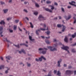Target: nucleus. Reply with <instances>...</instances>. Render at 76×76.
<instances>
[{
  "label": "nucleus",
  "mask_w": 76,
  "mask_h": 76,
  "mask_svg": "<svg viewBox=\"0 0 76 76\" xmlns=\"http://www.w3.org/2000/svg\"><path fill=\"white\" fill-rule=\"evenodd\" d=\"M61 48L62 49H63V50H64L66 51H67L68 53H69V51L67 50L69 48L68 46H65L64 45H63V47H61Z\"/></svg>",
  "instance_id": "f257e3e1"
},
{
  "label": "nucleus",
  "mask_w": 76,
  "mask_h": 76,
  "mask_svg": "<svg viewBox=\"0 0 76 76\" xmlns=\"http://www.w3.org/2000/svg\"><path fill=\"white\" fill-rule=\"evenodd\" d=\"M44 49L45 50H43L42 52V53L43 54H45V53H46V50H48V49H47V48H44ZM44 50V49L42 48H40L39 49V51H41V50Z\"/></svg>",
  "instance_id": "f03ea898"
},
{
  "label": "nucleus",
  "mask_w": 76,
  "mask_h": 76,
  "mask_svg": "<svg viewBox=\"0 0 76 76\" xmlns=\"http://www.w3.org/2000/svg\"><path fill=\"white\" fill-rule=\"evenodd\" d=\"M48 48L49 49H50V51H56L57 50L56 48H53L51 46H48Z\"/></svg>",
  "instance_id": "7ed1b4c3"
},
{
  "label": "nucleus",
  "mask_w": 76,
  "mask_h": 76,
  "mask_svg": "<svg viewBox=\"0 0 76 76\" xmlns=\"http://www.w3.org/2000/svg\"><path fill=\"white\" fill-rule=\"evenodd\" d=\"M73 71L67 70L66 71V73L67 74V75H71V74L73 73Z\"/></svg>",
  "instance_id": "20e7f679"
},
{
  "label": "nucleus",
  "mask_w": 76,
  "mask_h": 76,
  "mask_svg": "<svg viewBox=\"0 0 76 76\" xmlns=\"http://www.w3.org/2000/svg\"><path fill=\"white\" fill-rule=\"evenodd\" d=\"M39 20H42L41 19H42V20H45V19L44 17L42 15H39Z\"/></svg>",
  "instance_id": "39448f33"
},
{
  "label": "nucleus",
  "mask_w": 76,
  "mask_h": 76,
  "mask_svg": "<svg viewBox=\"0 0 76 76\" xmlns=\"http://www.w3.org/2000/svg\"><path fill=\"white\" fill-rule=\"evenodd\" d=\"M64 18H66V20H69V19H70L71 18H72V16H71V15H70L68 16V18H67V17L66 16H64Z\"/></svg>",
  "instance_id": "423d86ee"
},
{
  "label": "nucleus",
  "mask_w": 76,
  "mask_h": 76,
  "mask_svg": "<svg viewBox=\"0 0 76 76\" xmlns=\"http://www.w3.org/2000/svg\"><path fill=\"white\" fill-rule=\"evenodd\" d=\"M42 58H43V59H44V60H46V59H45V57H44V56H41V58H39V61H42Z\"/></svg>",
  "instance_id": "0eeeda50"
},
{
  "label": "nucleus",
  "mask_w": 76,
  "mask_h": 76,
  "mask_svg": "<svg viewBox=\"0 0 76 76\" xmlns=\"http://www.w3.org/2000/svg\"><path fill=\"white\" fill-rule=\"evenodd\" d=\"M73 3H74V4H75L76 2L74 1H72V2H69V4H71V5H72V6H75L76 7V5H75Z\"/></svg>",
  "instance_id": "6e6552de"
},
{
  "label": "nucleus",
  "mask_w": 76,
  "mask_h": 76,
  "mask_svg": "<svg viewBox=\"0 0 76 76\" xmlns=\"http://www.w3.org/2000/svg\"><path fill=\"white\" fill-rule=\"evenodd\" d=\"M21 51H19V53L20 54H21L22 53V52H23V53H24V54H26V53H25V51L23 50V49H21Z\"/></svg>",
  "instance_id": "1a4fd4ad"
},
{
  "label": "nucleus",
  "mask_w": 76,
  "mask_h": 76,
  "mask_svg": "<svg viewBox=\"0 0 76 76\" xmlns=\"http://www.w3.org/2000/svg\"><path fill=\"white\" fill-rule=\"evenodd\" d=\"M61 61H62V60L61 59H60L59 61H58V67H60V63L61 62Z\"/></svg>",
  "instance_id": "9d476101"
},
{
  "label": "nucleus",
  "mask_w": 76,
  "mask_h": 76,
  "mask_svg": "<svg viewBox=\"0 0 76 76\" xmlns=\"http://www.w3.org/2000/svg\"><path fill=\"white\" fill-rule=\"evenodd\" d=\"M45 10L46 11H48V12H50V13H51L52 12V10H50L48 8H45Z\"/></svg>",
  "instance_id": "9b49d317"
},
{
  "label": "nucleus",
  "mask_w": 76,
  "mask_h": 76,
  "mask_svg": "<svg viewBox=\"0 0 76 76\" xmlns=\"http://www.w3.org/2000/svg\"><path fill=\"white\" fill-rule=\"evenodd\" d=\"M62 26H63L62 30V32H64V31H65V29H66V26H63V25H62Z\"/></svg>",
  "instance_id": "f8f14e48"
},
{
  "label": "nucleus",
  "mask_w": 76,
  "mask_h": 76,
  "mask_svg": "<svg viewBox=\"0 0 76 76\" xmlns=\"http://www.w3.org/2000/svg\"><path fill=\"white\" fill-rule=\"evenodd\" d=\"M0 24L1 25H3H3H4V24H5V22H4V21L1 20V22H0Z\"/></svg>",
  "instance_id": "ddd939ff"
},
{
  "label": "nucleus",
  "mask_w": 76,
  "mask_h": 76,
  "mask_svg": "<svg viewBox=\"0 0 76 76\" xmlns=\"http://www.w3.org/2000/svg\"><path fill=\"white\" fill-rule=\"evenodd\" d=\"M29 39L30 40V41H34V39H32V37L29 36Z\"/></svg>",
  "instance_id": "4468645a"
},
{
  "label": "nucleus",
  "mask_w": 76,
  "mask_h": 76,
  "mask_svg": "<svg viewBox=\"0 0 76 76\" xmlns=\"http://www.w3.org/2000/svg\"><path fill=\"white\" fill-rule=\"evenodd\" d=\"M38 31L39 32H40V29H39L38 30H36V33L37 35H39V33H38Z\"/></svg>",
  "instance_id": "2eb2a0df"
},
{
  "label": "nucleus",
  "mask_w": 76,
  "mask_h": 76,
  "mask_svg": "<svg viewBox=\"0 0 76 76\" xmlns=\"http://www.w3.org/2000/svg\"><path fill=\"white\" fill-rule=\"evenodd\" d=\"M20 45H25V46H26V47H28V45H26V44H25V43H21L20 44Z\"/></svg>",
  "instance_id": "dca6fc26"
},
{
  "label": "nucleus",
  "mask_w": 76,
  "mask_h": 76,
  "mask_svg": "<svg viewBox=\"0 0 76 76\" xmlns=\"http://www.w3.org/2000/svg\"><path fill=\"white\" fill-rule=\"evenodd\" d=\"M64 41L66 42H68V40H67V37H65V39H64Z\"/></svg>",
  "instance_id": "f3484780"
},
{
  "label": "nucleus",
  "mask_w": 76,
  "mask_h": 76,
  "mask_svg": "<svg viewBox=\"0 0 76 76\" xmlns=\"http://www.w3.org/2000/svg\"><path fill=\"white\" fill-rule=\"evenodd\" d=\"M40 30H42V31H45L46 30H48V27L47 29H45V28H40Z\"/></svg>",
  "instance_id": "a211bd4d"
},
{
  "label": "nucleus",
  "mask_w": 76,
  "mask_h": 76,
  "mask_svg": "<svg viewBox=\"0 0 76 76\" xmlns=\"http://www.w3.org/2000/svg\"><path fill=\"white\" fill-rule=\"evenodd\" d=\"M14 27V30H16V29H17V26L16 25H14L13 26Z\"/></svg>",
  "instance_id": "6ab92c4d"
},
{
  "label": "nucleus",
  "mask_w": 76,
  "mask_h": 76,
  "mask_svg": "<svg viewBox=\"0 0 76 76\" xmlns=\"http://www.w3.org/2000/svg\"><path fill=\"white\" fill-rule=\"evenodd\" d=\"M4 66L1 65L0 66V69H4Z\"/></svg>",
  "instance_id": "aec40b11"
},
{
  "label": "nucleus",
  "mask_w": 76,
  "mask_h": 76,
  "mask_svg": "<svg viewBox=\"0 0 76 76\" xmlns=\"http://www.w3.org/2000/svg\"><path fill=\"white\" fill-rule=\"evenodd\" d=\"M4 41H6L7 42H10V41L9 40H7V38H6L5 39V40H4Z\"/></svg>",
  "instance_id": "412c9836"
},
{
  "label": "nucleus",
  "mask_w": 76,
  "mask_h": 76,
  "mask_svg": "<svg viewBox=\"0 0 76 76\" xmlns=\"http://www.w3.org/2000/svg\"><path fill=\"white\" fill-rule=\"evenodd\" d=\"M3 10L4 13H6V12H7V11H8V9H6V10Z\"/></svg>",
  "instance_id": "4be33fe9"
},
{
  "label": "nucleus",
  "mask_w": 76,
  "mask_h": 76,
  "mask_svg": "<svg viewBox=\"0 0 76 76\" xmlns=\"http://www.w3.org/2000/svg\"><path fill=\"white\" fill-rule=\"evenodd\" d=\"M30 24L31 26V27L32 28H34V26H33V25L32 24V23H31V22H30Z\"/></svg>",
  "instance_id": "5701e85b"
},
{
  "label": "nucleus",
  "mask_w": 76,
  "mask_h": 76,
  "mask_svg": "<svg viewBox=\"0 0 76 76\" xmlns=\"http://www.w3.org/2000/svg\"><path fill=\"white\" fill-rule=\"evenodd\" d=\"M45 41L47 44H50V41H49V40H46Z\"/></svg>",
  "instance_id": "b1692460"
},
{
  "label": "nucleus",
  "mask_w": 76,
  "mask_h": 76,
  "mask_svg": "<svg viewBox=\"0 0 76 76\" xmlns=\"http://www.w3.org/2000/svg\"><path fill=\"white\" fill-rule=\"evenodd\" d=\"M72 51L73 53H76V50H75V49H72Z\"/></svg>",
  "instance_id": "393cba45"
},
{
  "label": "nucleus",
  "mask_w": 76,
  "mask_h": 76,
  "mask_svg": "<svg viewBox=\"0 0 76 76\" xmlns=\"http://www.w3.org/2000/svg\"><path fill=\"white\" fill-rule=\"evenodd\" d=\"M6 58L8 59V60H10V58H11V57L9 56H7L6 57Z\"/></svg>",
  "instance_id": "a878e982"
},
{
  "label": "nucleus",
  "mask_w": 76,
  "mask_h": 76,
  "mask_svg": "<svg viewBox=\"0 0 76 76\" xmlns=\"http://www.w3.org/2000/svg\"><path fill=\"white\" fill-rule=\"evenodd\" d=\"M45 33L47 34L48 35H50V31H48L47 32H45Z\"/></svg>",
  "instance_id": "bb28decb"
},
{
  "label": "nucleus",
  "mask_w": 76,
  "mask_h": 76,
  "mask_svg": "<svg viewBox=\"0 0 76 76\" xmlns=\"http://www.w3.org/2000/svg\"><path fill=\"white\" fill-rule=\"evenodd\" d=\"M50 7H51V9H52V10H53L54 9V7H53V6H51V5H50Z\"/></svg>",
  "instance_id": "cd10ccee"
},
{
  "label": "nucleus",
  "mask_w": 76,
  "mask_h": 76,
  "mask_svg": "<svg viewBox=\"0 0 76 76\" xmlns=\"http://www.w3.org/2000/svg\"><path fill=\"white\" fill-rule=\"evenodd\" d=\"M14 45L15 47H18V48H20L19 45H15L14 44Z\"/></svg>",
  "instance_id": "c85d7f7f"
},
{
  "label": "nucleus",
  "mask_w": 76,
  "mask_h": 76,
  "mask_svg": "<svg viewBox=\"0 0 76 76\" xmlns=\"http://www.w3.org/2000/svg\"><path fill=\"white\" fill-rule=\"evenodd\" d=\"M61 26H62L60 24L57 25V27H58V28H61Z\"/></svg>",
  "instance_id": "c756f323"
},
{
  "label": "nucleus",
  "mask_w": 76,
  "mask_h": 76,
  "mask_svg": "<svg viewBox=\"0 0 76 76\" xmlns=\"http://www.w3.org/2000/svg\"><path fill=\"white\" fill-rule=\"evenodd\" d=\"M61 75V73H60V71H58V73L57 74V75Z\"/></svg>",
  "instance_id": "7c9ffc66"
},
{
  "label": "nucleus",
  "mask_w": 76,
  "mask_h": 76,
  "mask_svg": "<svg viewBox=\"0 0 76 76\" xmlns=\"http://www.w3.org/2000/svg\"><path fill=\"white\" fill-rule=\"evenodd\" d=\"M35 6L36 7H39V5L37 3H35Z\"/></svg>",
  "instance_id": "2f4dec72"
},
{
  "label": "nucleus",
  "mask_w": 76,
  "mask_h": 76,
  "mask_svg": "<svg viewBox=\"0 0 76 76\" xmlns=\"http://www.w3.org/2000/svg\"><path fill=\"white\" fill-rule=\"evenodd\" d=\"M46 3L47 4H49V3H51V2L50 1H46Z\"/></svg>",
  "instance_id": "473e14b6"
},
{
  "label": "nucleus",
  "mask_w": 76,
  "mask_h": 76,
  "mask_svg": "<svg viewBox=\"0 0 76 76\" xmlns=\"http://www.w3.org/2000/svg\"><path fill=\"white\" fill-rule=\"evenodd\" d=\"M15 23H18V22H19V20H15Z\"/></svg>",
  "instance_id": "72a5a7b5"
},
{
  "label": "nucleus",
  "mask_w": 76,
  "mask_h": 76,
  "mask_svg": "<svg viewBox=\"0 0 76 76\" xmlns=\"http://www.w3.org/2000/svg\"><path fill=\"white\" fill-rule=\"evenodd\" d=\"M3 30V26H1L0 27V31H1Z\"/></svg>",
  "instance_id": "f704fd0d"
},
{
  "label": "nucleus",
  "mask_w": 76,
  "mask_h": 76,
  "mask_svg": "<svg viewBox=\"0 0 76 76\" xmlns=\"http://www.w3.org/2000/svg\"><path fill=\"white\" fill-rule=\"evenodd\" d=\"M12 19V18L10 17H9L7 19V20H10Z\"/></svg>",
  "instance_id": "c9c22d12"
},
{
  "label": "nucleus",
  "mask_w": 76,
  "mask_h": 76,
  "mask_svg": "<svg viewBox=\"0 0 76 76\" xmlns=\"http://www.w3.org/2000/svg\"><path fill=\"white\" fill-rule=\"evenodd\" d=\"M38 12H34V14L35 15H38Z\"/></svg>",
  "instance_id": "e433bc0d"
},
{
  "label": "nucleus",
  "mask_w": 76,
  "mask_h": 76,
  "mask_svg": "<svg viewBox=\"0 0 76 76\" xmlns=\"http://www.w3.org/2000/svg\"><path fill=\"white\" fill-rule=\"evenodd\" d=\"M75 37H76V36L75 35V34H74V35L73 34V35H72V38H75Z\"/></svg>",
  "instance_id": "4c0bfd02"
},
{
  "label": "nucleus",
  "mask_w": 76,
  "mask_h": 76,
  "mask_svg": "<svg viewBox=\"0 0 76 76\" xmlns=\"http://www.w3.org/2000/svg\"><path fill=\"white\" fill-rule=\"evenodd\" d=\"M71 46H75V45H76V43H75L73 44Z\"/></svg>",
  "instance_id": "58836bf2"
},
{
  "label": "nucleus",
  "mask_w": 76,
  "mask_h": 76,
  "mask_svg": "<svg viewBox=\"0 0 76 76\" xmlns=\"http://www.w3.org/2000/svg\"><path fill=\"white\" fill-rule=\"evenodd\" d=\"M8 70H9V69H8L6 71H5L6 73H8Z\"/></svg>",
  "instance_id": "ea45409f"
},
{
  "label": "nucleus",
  "mask_w": 76,
  "mask_h": 76,
  "mask_svg": "<svg viewBox=\"0 0 76 76\" xmlns=\"http://www.w3.org/2000/svg\"><path fill=\"white\" fill-rule=\"evenodd\" d=\"M1 4H4V2H3V1H1L0 2Z\"/></svg>",
  "instance_id": "a19ab883"
},
{
  "label": "nucleus",
  "mask_w": 76,
  "mask_h": 76,
  "mask_svg": "<svg viewBox=\"0 0 76 76\" xmlns=\"http://www.w3.org/2000/svg\"><path fill=\"white\" fill-rule=\"evenodd\" d=\"M55 5H56V6H58V4L56 2H55L54 3Z\"/></svg>",
  "instance_id": "79ce46f5"
},
{
  "label": "nucleus",
  "mask_w": 76,
  "mask_h": 76,
  "mask_svg": "<svg viewBox=\"0 0 76 76\" xmlns=\"http://www.w3.org/2000/svg\"><path fill=\"white\" fill-rule=\"evenodd\" d=\"M58 45V44H54V47H57Z\"/></svg>",
  "instance_id": "37998d69"
},
{
  "label": "nucleus",
  "mask_w": 76,
  "mask_h": 76,
  "mask_svg": "<svg viewBox=\"0 0 76 76\" xmlns=\"http://www.w3.org/2000/svg\"><path fill=\"white\" fill-rule=\"evenodd\" d=\"M9 31L10 32H13V30L10 29Z\"/></svg>",
  "instance_id": "c03bdc74"
},
{
  "label": "nucleus",
  "mask_w": 76,
  "mask_h": 76,
  "mask_svg": "<svg viewBox=\"0 0 76 76\" xmlns=\"http://www.w3.org/2000/svg\"><path fill=\"white\" fill-rule=\"evenodd\" d=\"M44 28H46V26H47L46 24H44Z\"/></svg>",
  "instance_id": "a18cd8bd"
},
{
  "label": "nucleus",
  "mask_w": 76,
  "mask_h": 76,
  "mask_svg": "<svg viewBox=\"0 0 76 76\" xmlns=\"http://www.w3.org/2000/svg\"><path fill=\"white\" fill-rule=\"evenodd\" d=\"M57 73V70H54V74H56Z\"/></svg>",
  "instance_id": "49530a36"
},
{
  "label": "nucleus",
  "mask_w": 76,
  "mask_h": 76,
  "mask_svg": "<svg viewBox=\"0 0 76 76\" xmlns=\"http://www.w3.org/2000/svg\"><path fill=\"white\" fill-rule=\"evenodd\" d=\"M62 12H64V9L63 8H62Z\"/></svg>",
  "instance_id": "de8ad7c7"
},
{
  "label": "nucleus",
  "mask_w": 76,
  "mask_h": 76,
  "mask_svg": "<svg viewBox=\"0 0 76 76\" xmlns=\"http://www.w3.org/2000/svg\"><path fill=\"white\" fill-rule=\"evenodd\" d=\"M36 61H39V59L37 58H36Z\"/></svg>",
  "instance_id": "09e8293b"
},
{
  "label": "nucleus",
  "mask_w": 76,
  "mask_h": 76,
  "mask_svg": "<svg viewBox=\"0 0 76 76\" xmlns=\"http://www.w3.org/2000/svg\"><path fill=\"white\" fill-rule=\"evenodd\" d=\"M53 42H57V40H56V39H53Z\"/></svg>",
  "instance_id": "8fccbe9b"
},
{
  "label": "nucleus",
  "mask_w": 76,
  "mask_h": 76,
  "mask_svg": "<svg viewBox=\"0 0 76 76\" xmlns=\"http://www.w3.org/2000/svg\"><path fill=\"white\" fill-rule=\"evenodd\" d=\"M72 66H69L68 67V69H71V68H72Z\"/></svg>",
  "instance_id": "3c124183"
},
{
  "label": "nucleus",
  "mask_w": 76,
  "mask_h": 76,
  "mask_svg": "<svg viewBox=\"0 0 76 76\" xmlns=\"http://www.w3.org/2000/svg\"><path fill=\"white\" fill-rule=\"evenodd\" d=\"M18 28L20 31H22V29L20 28V27H18Z\"/></svg>",
  "instance_id": "603ef678"
},
{
  "label": "nucleus",
  "mask_w": 76,
  "mask_h": 76,
  "mask_svg": "<svg viewBox=\"0 0 76 76\" xmlns=\"http://www.w3.org/2000/svg\"><path fill=\"white\" fill-rule=\"evenodd\" d=\"M20 26H22V24L21 23V22H20Z\"/></svg>",
  "instance_id": "864d4df0"
},
{
  "label": "nucleus",
  "mask_w": 76,
  "mask_h": 76,
  "mask_svg": "<svg viewBox=\"0 0 76 76\" xmlns=\"http://www.w3.org/2000/svg\"><path fill=\"white\" fill-rule=\"evenodd\" d=\"M67 7L68 9H70L71 8V6H68Z\"/></svg>",
  "instance_id": "5fc2aeb1"
},
{
  "label": "nucleus",
  "mask_w": 76,
  "mask_h": 76,
  "mask_svg": "<svg viewBox=\"0 0 76 76\" xmlns=\"http://www.w3.org/2000/svg\"><path fill=\"white\" fill-rule=\"evenodd\" d=\"M50 38V36H49L48 37H46V38H47V39H49Z\"/></svg>",
  "instance_id": "6e6d98bb"
},
{
  "label": "nucleus",
  "mask_w": 76,
  "mask_h": 76,
  "mask_svg": "<svg viewBox=\"0 0 76 76\" xmlns=\"http://www.w3.org/2000/svg\"><path fill=\"white\" fill-rule=\"evenodd\" d=\"M24 11H25V12H28V11H27V10H24Z\"/></svg>",
  "instance_id": "4d7b16f0"
},
{
  "label": "nucleus",
  "mask_w": 76,
  "mask_h": 76,
  "mask_svg": "<svg viewBox=\"0 0 76 76\" xmlns=\"http://www.w3.org/2000/svg\"><path fill=\"white\" fill-rule=\"evenodd\" d=\"M1 59L2 60H3V57H1Z\"/></svg>",
  "instance_id": "13d9d810"
},
{
  "label": "nucleus",
  "mask_w": 76,
  "mask_h": 76,
  "mask_svg": "<svg viewBox=\"0 0 76 76\" xmlns=\"http://www.w3.org/2000/svg\"><path fill=\"white\" fill-rule=\"evenodd\" d=\"M41 37H42V38H43V39L45 38V37H44V36H41Z\"/></svg>",
  "instance_id": "bf43d9fd"
},
{
  "label": "nucleus",
  "mask_w": 76,
  "mask_h": 76,
  "mask_svg": "<svg viewBox=\"0 0 76 76\" xmlns=\"http://www.w3.org/2000/svg\"><path fill=\"white\" fill-rule=\"evenodd\" d=\"M76 20H75L74 22V23H76Z\"/></svg>",
  "instance_id": "052dcab7"
},
{
  "label": "nucleus",
  "mask_w": 76,
  "mask_h": 76,
  "mask_svg": "<svg viewBox=\"0 0 76 76\" xmlns=\"http://www.w3.org/2000/svg\"><path fill=\"white\" fill-rule=\"evenodd\" d=\"M25 18L26 19H27V20H29V18H28L27 17H26Z\"/></svg>",
  "instance_id": "680f3d73"
},
{
  "label": "nucleus",
  "mask_w": 76,
  "mask_h": 76,
  "mask_svg": "<svg viewBox=\"0 0 76 76\" xmlns=\"http://www.w3.org/2000/svg\"><path fill=\"white\" fill-rule=\"evenodd\" d=\"M54 20H57V17H56L54 18Z\"/></svg>",
  "instance_id": "e2e57ef3"
},
{
  "label": "nucleus",
  "mask_w": 76,
  "mask_h": 76,
  "mask_svg": "<svg viewBox=\"0 0 76 76\" xmlns=\"http://www.w3.org/2000/svg\"><path fill=\"white\" fill-rule=\"evenodd\" d=\"M59 19H61V16H59Z\"/></svg>",
  "instance_id": "0e129e2a"
},
{
  "label": "nucleus",
  "mask_w": 76,
  "mask_h": 76,
  "mask_svg": "<svg viewBox=\"0 0 76 76\" xmlns=\"http://www.w3.org/2000/svg\"><path fill=\"white\" fill-rule=\"evenodd\" d=\"M64 67H66V66H67V65H66V64H64Z\"/></svg>",
  "instance_id": "69168bd1"
},
{
  "label": "nucleus",
  "mask_w": 76,
  "mask_h": 76,
  "mask_svg": "<svg viewBox=\"0 0 76 76\" xmlns=\"http://www.w3.org/2000/svg\"><path fill=\"white\" fill-rule=\"evenodd\" d=\"M31 66V64H28V66Z\"/></svg>",
  "instance_id": "338daca9"
},
{
  "label": "nucleus",
  "mask_w": 76,
  "mask_h": 76,
  "mask_svg": "<svg viewBox=\"0 0 76 76\" xmlns=\"http://www.w3.org/2000/svg\"><path fill=\"white\" fill-rule=\"evenodd\" d=\"M74 73H75V75L76 74V71H74Z\"/></svg>",
  "instance_id": "774afa93"
}]
</instances>
